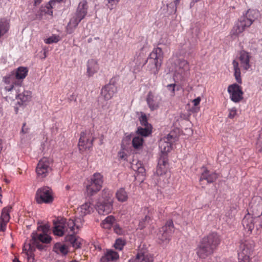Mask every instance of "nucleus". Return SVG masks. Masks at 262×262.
I'll return each mask as SVG.
<instances>
[{"instance_id": "f03ea898", "label": "nucleus", "mask_w": 262, "mask_h": 262, "mask_svg": "<svg viewBox=\"0 0 262 262\" xmlns=\"http://www.w3.org/2000/svg\"><path fill=\"white\" fill-rule=\"evenodd\" d=\"M220 236L215 232L204 236L196 248V253L199 258L205 259L213 253L221 243Z\"/></svg>"}, {"instance_id": "aec40b11", "label": "nucleus", "mask_w": 262, "mask_h": 262, "mask_svg": "<svg viewBox=\"0 0 262 262\" xmlns=\"http://www.w3.org/2000/svg\"><path fill=\"white\" fill-rule=\"evenodd\" d=\"M168 157L166 155H160L156 168V174L157 176L165 174L168 168Z\"/></svg>"}, {"instance_id": "c85d7f7f", "label": "nucleus", "mask_w": 262, "mask_h": 262, "mask_svg": "<svg viewBox=\"0 0 262 262\" xmlns=\"http://www.w3.org/2000/svg\"><path fill=\"white\" fill-rule=\"evenodd\" d=\"M28 73V69L26 67H19L17 68L15 70H14L11 72V74H14L15 78L17 81H19L20 80H23L26 78Z\"/></svg>"}, {"instance_id": "603ef678", "label": "nucleus", "mask_w": 262, "mask_h": 262, "mask_svg": "<svg viewBox=\"0 0 262 262\" xmlns=\"http://www.w3.org/2000/svg\"><path fill=\"white\" fill-rule=\"evenodd\" d=\"M114 232L119 235L123 234V231L118 225H115L114 227Z\"/></svg>"}, {"instance_id": "0e129e2a", "label": "nucleus", "mask_w": 262, "mask_h": 262, "mask_svg": "<svg viewBox=\"0 0 262 262\" xmlns=\"http://www.w3.org/2000/svg\"><path fill=\"white\" fill-rule=\"evenodd\" d=\"M71 262H78L75 260H72Z\"/></svg>"}, {"instance_id": "6ab92c4d", "label": "nucleus", "mask_w": 262, "mask_h": 262, "mask_svg": "<svg viewBox=\"0 0 262 262\" xmlns=\"http://www.w3.org/2000/svg\"><path fill=\"white\" fill-rule=\"evenodd\" d=\"M12 209V207L7 206L4 207L1 212L0 217V231H5L6 229L7 223L9 222L10 216V212Z\"/></svg>"}, {"instance_id": "79ce46f5", "label": "nucleus", "mask_w": 262, "mask_h": 262, "mask_svg": "<svg viewBox=\"0 0 262 262\" xmlns=\"http://www.w3.org/2000/svg\"><path fill=\"white\" fill-rule=\"evenodd\" d=\"M143 143V139L141 137H135L133 139L132 145L134 148L139 149L142 146Z\"/></svg>"}, {"instance_id": "6e6d98bb", "label": "nucleus", "mask_w": 262, "mask_h": 262, "mask_svg": "<svg viewBox=\"0 0 262 262\" xmlns=\"http://www.w3.org/2000/svg\"><path fill=\"white\" fill-rule=\"evenodd\" d=\"M133 169L134 170L138 171V172L139 173H143L145 171V169L142 166L139 167L137 169H136L134 166H133Z\"/></svg>"}, {"instance_id": "4468645a", "label": "nucleus", "mask_w": 262, "mask_h": 262, "mask_svg": "<svg viewBox=\"0 0 262 262\" xmlns=\"http://www.w3.org/2000/svg\"><path fill=\"white\" fill-rule=\"evenodd\" d=\"M173 224L171 220L168 221L165 225L162 227L158 235V238L162 242L169 241L173 232Z\"/></svg>"}, {"instance_id": "052dcab7", "label": "nucleus", "mask_w": 262, "mask_h": 262, "mask_svg": "<svg viewBox=\"0 0 262 262\" xmlns=\"http://www.w3.org/2000/svg\"><path fill=\"white\" fill-rule=\"evenodd\" d=\"M179 2H180L179 0H175L174 1V3H175L176 5H177L178 4H179Z\"/></svg>"}, {"instance_id": "ddd939ff", "label": "nucleus", "mask_w": 262, "mask_h": 262, "mask_svg": "<svg viewBox=\"0 0 262 262\" xmlns=\"http://www.w3.org/2000/svg\"><path fill=\"white\" fill-rule=\"evenodd\" d=\"M112 194L108 193L107 195L102 202H99L96 205V210L100 215H106L110 213L113 208V201L111 198Z\"/></svg>"}, {"instance_id": "e433bc0d", "label": "nucleus", "mask_w": 262, "mask_h": 262, "mask_svg": "<svg viewBox=\"0 0 262 262\" xmlns=\"http://www.w3.org/2000/svg\"><path fill=\"white\" fill-rule=\"evenodd\" d=\"M232 64L233 67L234 76L235 78L238 83L241 84L242 83V80L241 75V72L239 67V63L237 61L234 60L232 61Z\"/></svg>"}, {"instance_id": "37998d69", "label": "nucleus", "mask_w": 262, "mask_h": 262, "mask_svg": "<svg viewBox=\"0 0 262 262\" xmlns=\"http://www.w3.org/2000/svg\"><path fill=\"white\" fill-rule=\"evenodd\" d=\"M125 244L126 242L124 239L118 238L116 239L114 246L116 250L121 251L123 249Z\"/></svg>"}, {"instance_id": "9d476101", "label": "nucleus", "mask_w": 262, "mask_h": 262, "mask_svg": "<svg viewBox=\"0 0 262 262\" xmlns=\"http://www.w3.org/2000/svg\"><path fill=\"white\" fill-rule=\"evenodd\" d=\"M35 199L38 204L50 203L53 201L52 190L48 187L38 189L36 193Z\"/></svg>"}, {"instance_id": "bb28decb", "label": "nucleus", "mask_w": 262, "mask_h": 262, "mask_svg": "<svg viewBox=\"0 0 262 262\" xmlns=\"http://www.w3.org/2000/svg\"><path fill=\"white\" fill-rule=\"evenodd\" d=\"M99 70V65L98 62L93 59L88 60L87 62L86 74L90 77L97 72Z\"/></svg>"}, {"instance_id": "39448f33", "label": "nucleus", "mask_w": 262, "mask_h": 262, "mask_svg": "<svg viewBox=\"0 0 262 262\" xmlns=\"http://www.w3.org/2000/svg\"><path fill=\"white\" fill-rule=\"evenodd\" d=\"M52 161L48 158L40 159L36 167V172L38 179H43L51 172L52 168Z\"/></svg>"}, {"instance_id": "7ed1b4c3", "label": "nucleus", "mask_w": 262, "mask_h": 262, "mask_svg": "<svg viewBox=\"0 0 262 262\" xmlns=\"http://www.w3.org/2000/svg\"><path fill=\"white\" fill-rule=\"evenodd\" d=\"M54 229L53 233L55 235L62 236L64 234H75L79 228L76 221L72 219H67L58 217L53 221Z\"/></svg>"}, {"instance_id": "393cba45", "label": "nucleus", "mask_w": 262, "mask_h": 262, "mask_svg": "<svg viewBox=\"0 0 262 262\" xmlns=\"http://www.w3.org/2000/svg\"><path fill=\"white\" fill-rule=\"evenodd\" d=\"M256 217H254L249 212L246 214L242 221V224L244 227L248 231L251 232L254 227V220Z\"/></svg>"}, {"instance_id": "4be33fe9", "label": "nucleus", "mask_w": 262, "mask_h": 262, "mask_svg": "<svg viewBox=\"0 0 262 262\" xmlns=\"http://www.w3.org/2000/svg\"><path fill=\"white\" fill-rule=\"evenodd\" d=\"M251 56L249 53L242 51L239 53L238 59L241 68L245 71L248 70L251 68L250 59Z\"/></svg>"}, {"instance_id": "4c0bfd02", "label": "nucleus", "mask_w": 262, "mask_h": 262, "mask_svg": "<svg viewBox=\"0 0 262 262\" xmlns=\"http://www.w3.org/2000/svg\"><path fill=\"white\" fill-rule=\"evenodd\" d=\"M67 240L69 241L73 247L79 248L81 245V239L76 237L75 234L69 235L67 237Z\"/></svg>"}, {"instance_id": "864d4df0", "label": "nucleus", "mask_w": 262, "mask_h": 262, "mask_svg": "<svg viewBox=\"0 0 262 262\" xmlns=\"http://www.w3.org/2000/svg\"><path fill=\"white\" fill-rule=\"evenodd\" d=\"M162 139L166 142H170V143H171L172 142V140H173V136L172 135H171L170 134H168L166 137H164Z\"/></svg>"}, {"instance_id": "49530a36", "label": "nucleus", "mask_w": 262, "mask_h": 262, "mask_svg": "<svg viewBox=\"0 0 262 262\" xmlns=\"http://www.w3.org/2000/svg\"><path fill=\"white\" fill-rule=\"evenodd\" d=\"M59 40V36L56 35H52V36L45 39V42L47 44H51L52 43H57Z\"/></svg>"}, {"instance_id": "680f3d73", "label": "nucleus", "mask_w": 262, "mask_h": 262, "mask_svg": "<svg viewBox=\"0 0 262 262\" xmlns=\"http://www.w3.org/2000/svg\"><path fill=\"white\" fill-rule=\"evenodd\" d=\"M1 192H2V188H1V187H0V196H2Z\"/></svg>"}, {"instance_id": "7c9ffc66", "label": "nucleus", "mask_w": 262, "mask_h": 262, "mask_svg": "<svg viewBox=\"0 0 262 262\" xmlns=\"http://www.w3.org/2000/svg\"><path fill=\"white\" fill-rule=\"evenodd\" d=\"M82 19H81V18H79V17L74 14L71 18L67 26L66 30L67 33L68 34H72Z\"/></svg>"}, {"instance_id": "13d9d810", "label": "nucleus", "mask_w": 262, "mask_h": 262, "mask_svg": "<svg viewBox=\"0 0 262 262\" xmlns=\"http://www.w3.org/2000/svg\"><path fill=\"white\" fill-rule=\"evenodd\" d=\"M42 0H34V5L37 6L39 5Z\"/></svg>"}, {"instance_id": "423d86ee", "label": "nucleus", "mask_w": 262, "mask_h": 262, "mask_svg": "<svg viewBox=\"0 0 262 262\" xmlns=\"http://www.w3.org/2000/svg\"><path fill=\"white\" fill-rule=\"evenodd\" d=\"M103 176L100 173H95L91 178L90 183L86 186V192L88 194L93 195L97 193L102 188Z\"/></svg>"}, {"instance_id": "a878e982", "label": "nucleus", "mask_w": 262, "mask_h": 262, "mask_svg": "<svg viewBox=\"0 0 262 262\" xmlns=\"http://www.w3.org/2000/svg\"><path fill=\"white\" fill-rule=\"evenodd\" d=\"M145 211L147 212V214L144 218L141 219L139 223V227L142 229L152 220L153 218V213L154 210L152 208H145Z\"/></svg>"}, {"instance_id": "58836bf2", "label": "nucleus", "mask_w": 262, "mask_h": 262, "mask_svg": "<svg viewBox=\"0 0 262 262\" xmlns=\"http://www.w3.org/2000/svg\"><path fill=\"white\" fill-rule=\"evenodd\" d=\"M115 219L113 215L108 216L101 223L102 228L106 229H110L114 224Z\"/></svg>"}, {"instance_id": "20e7f679", "label": "nucleus", "mask_w": 262, "mask_h": 262, "mask_svg": "<svg viewBox=\"0 0 262 262\" xmlns=\"http://www.w3.org/2000/svg\"><path fill=\"white\" fill-rule=\"evenodd\" d=\"M252 24L244 15L241 16L234 23L231 29L230 35L232 38H237L239 35L245 31L246 28H249Z\"/></svg>"}, {"instance_id": "bf43d9fd", "label": "nucleus", "mask_w": 262, "mask_h": 262, "mask_svg": "<svg viewBox=\"0 0 262 262\" xmlns=\"http://www.w3.org/2000/svg\"><path fill=\"white\" fill-rule=\"evenodd\" d=\"M13 262H21L17 257H15L13 259Z\"/></svg>"}, {"instance_id": "2eb2a0df", "label": "nucleus", "mask_w": 262, "mask_h": 262, "mask_svg": "<svg viewBox=\"0 0 262 262\" xmlns=\"http://www.w3.org/2000/svg\"><path fill=\"white\" fill-rule=\"evenodd\" d=\"M190 67L189 62L184 59H181L179 61L178 65L173 70H169L170 72H174V76L175 77L179 76V79L183 78L186 73L189 71Z\"/></svg>"}, {"instance_id": "e2e57ef3", "label": "nucleus", "mask_w": 262, "mask_h": 262, "mask_svg": "<svg viewBox=\"0 0 262 262\" xmlns=\"http://www.w3.org/2000/svg\"><path fill=\"white\" fill-rule=\"evenodd\" d=\"M67 189H69L70 188V187L69 186H66Z\"/></svg>"}, {"instance_id": "f257e3e1", "label": "nucleus", "mask_w": 262, "mask_h": 262, "mask_svg": "<svg viewBox=\"0 0 262 262\" xmlns=\"http://www.w3.org/2000/svg\"><path fill=\"white\" fill-rule=\"evenodd\" d=\"M49 226L48 225H40L37 230L31 234L32 239L29 243L25 244L23 251H26L28 256V262H34V257L31 254L35 248L41 250L44 248L43 244H49L51 237L49 235Z\"/></svg>"}, {"instance_id": "a19ab883", "label": "nucleus", "mask_w": 262, "mask_h": 262, "mask_svg": "<svg viewBox=\"0 0 262 262\" xmlns=\"http://www.w3.org/2000/svg\"><path fill=\"white\" fill-rule=\"evenodd\" d=\"M80 211L82 215H85L90 213L93 210V207L89 202H86L82 205L80 207Z\"/></svg>"}, {"instance_id": "f3484780", "label": "nucleus", "mask_w": 262, "mask_h": 262, "mask_svg": "<svg viewBox=\"0 0 262 262\" xmlns=\"http://www.w3.org/2000/svg\"><path fill=\"white\" fill-rule=\"evenodd\" d=\"M148 58L151 61L155 63L156 67H161L164 58L162 49L159 47L154 48Z\"/></svg>"}, {"instance_id": "ea45409f", "label": "nucleus", "mask_w": 262, "mask_h": 262, "mask_svg": "<svg viewBox=\"0 0 262 262\" xmlns=\"http://www.w3.org/2000/svg\"><path fill=\"white\" fill-rule=\"evenodd\" d=\"M139 127L137 130V134L144 137H147L151 133L152 127L143 126Z\"/></svg>"}, {"instance_id": "1a4fd4ad", "label": "nucleus", "mask_w": 262, "mask_h": 262, "mask_svg": "<svg viewBox=\"0 0 262 262\" xmlns=\"http://www.w3.org/2000/svg\"><path fill=\"white\" fill-rule=\"evenodd\" d=\"M118 78L114 77L111 78L108 84L104 86L101 91V96L106 101L112 99L114 95L117 92L116 83Z\"/></svg>"}, {"instance_id": "c756f323", "label": "nucleus", "mask_w": 262, "mask_h": 262, "mask_svg": "<svg viewBox=\"0 0 262 262\" xmlns=\"http://www.w3.org/2000/svg\"><path fill=\"white\" fill-rule=\"evenodd\" d=\"M118 253L113 250H107L104 255L101 258V262H110L119 258Z\"/></svg>"}, {"instance_id": "5701e85b", "label": "nucleus", "mask_w": 262, "mask_h": 262, "mask_svg": "<svg viewBox=\"0 0 262 262\" xmlns=\"http://www.w3.org/2000/svg\"><path fill=\"white\" fill-rule=\"evenodd\" d=\"M202 169L199 179L200 182L206 180L208 183H212L218 178V174L216 172L210 171L205 167H203Z\"/></svg>"}, {"instance_id": "3c124183", "label": "nucleus", "mask_w": 262, "mask_h": 262, "mask_svg": "<svg viewBox=\"0 0 262 262\" xmlns=\"http://www.w3.org/2000/svg\"><path fill=\"white\" fill-rule=\"evenodd\" d=\"M62 0H51L47 5L46 7L48 9L53 8L56 2H60Z\"/></svg>"}, {"instance_id": "2f4dec72", "label": "nucleus", "mask_w": 262, "mask_h": 262, "mask_svg": "<svg viewBox=\"0 0 262 262\" xmlns=\"http://www.w3.org/2000/svg\"><path fill=\"white\" fill-rule=\"evenodd\" d=\"M243 15L248 20L251 21L252 24L260 15L259 11L255 9H248Z\"/></svg>"}, {"instance_id": "69168bd1", "label": "nucleus", "mask_w": 262, "mask_h": 262, "mask_svg": "<svg viewBox=\"0 0 262 262\" xmlns=\"http://www.w3.org/2000/svg\"><path fill=\"white\" fill-rule=\"evenodd\" d=\"M133 72H134V73H136V70H135V69H134Z\"/></svg>"}, {"instance_id": "8fccbe9b", "label": "nucleus", "mask_w": 262, "mask_h": 262, "mask_svg": "<svg viewBox=\"0 0 262 262\" xmlns=\"http://www.w3.org/2000/svg\"><path fill=\"white\" fill-rule=\"evenodd\" d=\"M228 118L233 119L235 117L237 114V110L235 107H233L229 110Z\"/></svg>"}, {"instance_id": "c03bdc74", "label": "nucleus", "mask_w": 262, "mask_h": 262, "mask_svg": "<svg viewBox=\"0 0 262 262\" xmlns=\"http://www.w3.org/2000/svg\"><path fill=\"white\" fill-rule=\"evenodd\" d=\"M147 62H148V68L149 70L155 75L157 74L161 67H156V65L154 64L155 63L151 61L149 58H148Z\"/></svg>"}, {"instance_id": "dca6fc26", "label": "nucleus", "mask_w": 262, "mask_h": 262, "mask_svg": "<svg viewBox=\"0 0 262 262\" xmlns=\"http://www.w3.org/2000/svg\"><path fill=\"white\" fill-rule=\"evenodd\" d=\"M248 212L256 217L262 215V199L261 198L255 197L252 200Z\"/></svg>"}, {"instance_id": "412c9836", "label": "nucleus", "mask_w": 262, "mask_h": 262, "mask_svg": "<svg viewBox=\"0 0 262 262\" xmlns=\"http://www.w3.org/2000/svg\"><path fill=\"white\" fill-rule=\"evenodd\" d=\"M240 249L241 251L238 254L239 262H250V255L252 252L251 248L245 243H242Z\"/></svg>"}, {"instance_id": "09e8293b", "label": "nucleus", "mask_w": 262, "mask_h": 262, "mask_svg": "<svg viewBox=\"0 0 262 262\" xmlns=\"http://www.w3.org/2000/svg\"><path fill=\"white\" fill-rule=\"evenodd\" d=\"M176 84H169L167 85V90L170 92V96L173 97L175 95Z\"/></svg>"}, {"instance_id": "a211bd4d", "label": "nucleus", "mask_w": 262, "mask_h": 262, "mask_svg": "<svg viewBox=\"0 0 262 262\" xmlns=\"http://www.w3.org/2000/svg\"><path fill=\"white\" fill-rule=\"evenodd\" d=\"M146 101L150 110L154 111L159 108L161 99L151 91H150L146 96Z\"/></svg>"}, {"instance_id": "4d7b16f0", "label": "nucleus", "mask_w": 262, "mask_h": 262, "mask_svg": "<svg viewBox=\"0 0 262 262\" xmlns=\"http://www.w3.org/2000/svg\"><path fill=\"white\" fill-rule=\"evenodd\" d=\"M26 125V123H24L23 124V127H22V128H21V132L24 133V134H26L28 132V130H29V128H26L25 127V126Z\"/></svg>"}, {"instance_id": "f704fd0d", "label": "nucleus", "mask_w": 262, "mask_h": 262, "mask_svg": "<svg viewBox=\"0 0 262 262\" xmlns=\"http://www.w3.org/2000/svg\"><path fill=\"white\" fill-rule=\"evenodd\" d=\"M10 28L9 20L6 18L0 19V38L7 33Z\"/></svg>"}, {"instance_id": "b1692460", "label": "nucleus", "mask_w": 262, "mask_h": 262, "mask_svg": "<svg viewBox=\"0 0 262 262\" xmlns=\"http://www.w3.org/2000/svg\"><path fill=\"white\" fill-rule=\"evenodd\" d=\"M153 257L147 253L139 251L136 257L129 260V262H153Z\"/></svg>"}, {"instance_id": "6e6552de", "label": "nucleus", "mask_w": 262, "mask_h": 262, "mask_svg": "<svg viewBox=\"0 0 262 262\" xmlns=\"http://www.w3.org/2000/svg\"><path fill=\"white\" fill-rule=\"evenodd\" d=\"M4 90L9 92V96L12 95L16 89H18L21 86V82L17 81L14 76V74L11 73L4 76L3 78Z\"/></svg>"}, {"instance_id": "de8ad7c7", "label": "nucleus", "mask_w": 262, "mask_h": 262, "mask_svg": "<svg viewBox=\"0 0 262 262\" xmlns=\"http://www.w3.org/2000/svg\"><path fill=\"white\" fill-rule=\"evenodd\" d=\"M107 2V8L110 10H113L116 7L120 0H106Z\"/></svg>"}, {"instance_id": "0eeeda50", "label": "nucleus", "mask_w": 262, "mask_h": 262, "mask_svg": "<svg viewBox=\"0 0 262 262\" xmlns=\"http://www.w3.org/2000/svg\"><path fill=\"white\" fill-rule=\"evenodd\" d=\"M94 140L92 133L90 130L81 132L78 143L79 150L83 152L92 147Z\"/></svg>"}, {"instance_id": "5fc2aeb1", "label": "nucleus", "mask_w": 262, "mask_h": 262, "mask_svg": "<svg viewBox=\"0 0 262 262\" xmlns=\"http://www.w3.org/2000/svg\"><path fill=\"white\" fill-rule=\"evenodd\" d=\"M201 100V98L200 97H198L196 99H194V100H192V103L195 106H196L200 104Z\"/></svg>"}, {"instance_id": "f8f14e48", "label": "nucleus", "mask_w": 262, "mask_h": 262, "mask_svg": "<svg viewBox=\"0 0 262 262\" xmlns=\"http://www.w3.org/2000/svg\"><path fill=\"white\" fill-rule=\"evenodd\" d=\"M227 91L230 95V99L235 103H238L243 99L244 92L241 86L237 83L229 85Z\"/></svg>"}, {"instance_id": "72a5a7b5", "label": "nucleus", "mask_w": 262, "mask_h": 262, "mask_svg": "<svg viewBox=\"0 0 262 262\" xmlns=\"http://www.w3.org/2000/svg\"><path fill=\"white\" fill-rule=\"evenodd\" d=\"M53 251L58 254L63 255H66L69 252L68 246L60 243H57L54 245Z\"/></svg>"}, {"instance_id": "c9c22d12", "label": "nucleus", "mask_w": 262, "mask_h": 262, "mask_svg": "<svg viewBox=\"0 0 262 262\" xmlns=\"http://www.w3.org/2000/svg\"><path fill=\"white\" fill-rule=\"evenodd\" d=\"M159 148L161 151V155H166L169 152L171 149V143L170 142H166L161 139L159 142Z\"/></svg>"}, {"instance_id": "a18cd8bd", "label": "nucleus", "mask_w": 262, "mask_h": 262, "mask_svg": "<svg viewBox=\"0 0 262 262\" xmlns=\"http://www.w3.org/2000/svg\"><path fill=\"white\" fill-rule=\"evenodd\" d=\"M141 124L143 126L152 127L151 124L148 122L147 118L145 114H142L139 118Z\"/></svg>"}, {"instance_id": "9b49d317", "label": "nucleus", "mask_w": 262, "mask_h": 262, "mask_svg": "<svg viewBox=\"0 0 262 262\" xmlns=\"http://www.w3.org/2000/svg\"><path fill=\"white\" fill-rule=\"evenodd\" d=\"M10 98L17 99L19 105H26V103L30 101L32 97V93L29 91H25L21 87V85L16 89V91L11 95L8 96Z\"/></svg>"}, {"instance_id": "cd10ccee", "label": "nucleus", "mask_w": 262, "mask_h": 262, "mask_svg": "<svg viewBox=\"0 0 262 262\" xmlns=\"http://www.w3.org/2000/svg\"><path fill=\"white\" fill-rule=\"evenodd\" d=\"M88 9L87 2L85 0H83L79 4L75 14L83 19L87 14Z\"/></svg>"}, {"instance_id": "473e14b6", "label": "nucleus", "mask_w": 262, "mask_h": 262, "mask_svg": "<svg viewBox=\"0 0 262 262\" xmlns=\"http://www.w3.org/2000/svg\"><path fill=\"white\" fill-rule=\"evenodd\" d=\"M117 200L121 203L125 202L128 199V193L124 188H120L118 189L115 194Z\"/></svg>"}]
</instances>
